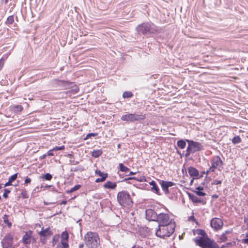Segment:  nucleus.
<instances>
[{
    "instance_id": "obj_1",
    "label": "nucleus",
    "mask_w": 248,
    "mask_h": 248,
    "mask_svg": "<svg viewBox=\"0 0 248 248\" xmlns=\"http://www.w3.org/2000/svg\"><path fill=\"white\" fill-rule=\"evenodd\" d=\"M84 242L88 248H97L100 245L98 234L95 232H87L84 236Z\"/></svg>"
},
{
    "instance_id": "obj_2",
    "label": "nucleus",
    "mask_w": 248,
    "mask_h": 248,
    "mask_svg": "<svg viewBox=\"0 0 248 248\" xmlns=\"http://www.w3.org/2000/svg\"><path fill=\"white\" fill-rule=\"evenodd\" d=\"M175 225H158V229L155 232V235L160 238L165 239L170 237L175 230Z\"/></svg>"
},
{
    "instance_id": "obj_3",
    "label": "nucleus",
    "mask_w": 248,
    "mask_h": 248,
    "mask_svg": "<svg viewBox=\"0 0 248 248\" xmlns=\"http://www.w3.org/2000/svg\"><path fill=\"white\" fill-rule=\"evenodd\" d=\"M194 240L196 244L202 248H218L214 242L208 237H196Z\"/></svg>"
},
{
    "instance_id": "obj_4",
    "label": "nucleus",
    "mask_w": 248,
    "mask_h": 248,
    "mask_svg": "<svg viewBox=\"0 0 248 248\" xmlns=\"http://www.w3.org/2000/svg\"><path fill=\"white\" fill-rule=\"evenodd\" d=\"M117 199L118 203L122 206L125 207L130 206L132 202L130 195L127 191H122L117 194Z\"/></svg>"
},
{
    "instance_id": "obj_5",
    "label": "nucleus",
    "mask_w": 248,
    "mask_h": 248,
    "mask_svg": "<svg viewBox=\"0 0 248 248\" xmlns=\"http://www.w3.org/2000/svg\"><path fill=\"white\" fill-rule=\"evenodd\" d=\"M156 222L158 223V225H175L173 219L167 213H159Z\"/></svg>"
},
{
    "instance_id": "obj_6",
    "label": "nucleus",
    "mask_w": 248,
    "mask_h": 248,
    "mask_svg": "<svg viewBox=\"0 0 248 248\" xmlns=\"http://www.w3.org/2000/svg\"><path fill=\"white\" fill-rule=\"evenodd\" d=\"M145 118V116L142 113H127L122 116L121 119L123 121L134 122L143 120Z\"/></svg>"
},
{
    "instance_id": "obj_7",
    "label": "nucleus",
    "mask_w": 248,
    "mask_h": 248,
    "mask_svg": "<svg viewBox=\"0 0 248 248\" xmlns=\"http://www.w3.org/2000/svg\"><path fill=\"white\" fill-rule=\"evenodd\" d=\"M13 234L11 233L6 234L1 241L2 248H14L13 247Z\"/></svg>"
},
{
    "instance_id": "obj_8",
    "label": "nucleus",
    "mask_w": 248,
    "mask_h": 248,
    "mask_svg": "<svg viewBox=\"0 0 248 248\" xmlns=\"http://www.w3.org/2000/svg\"><path fill=\"white\" fill-rule=\"evenodd\" d=\"M211 166L210 167V170L213 172L218 167V170H220L219 168L223 165V161L218 155L214 156L211 160Z\"/></svg>"
},
{
    "instance_id": "obj_9",
    "label": "nucleus",
    "mask_w": 248,
    "mask_h": 248,
    "mask_svg": "<svg viewBox=\"0 0 248 248\" xmlns=\"http://www.w3.org/2000/svg\"><path fill=\"white\" fill-rule=\"evenodd\" d=\"M153 24L146 23L139 25L137 28V30L139 33L142 34H146L148 32H153Z\"/></svg>"
},
{
    "instance_id": "obj_10",
    "label": "nucleus",
    "mask_w": 248,
    "mask_h": 248,
    "mask_svg": "<svg viewBox=\"0 0 248 248\" xmlns=\"http://www.w3.org/2000/svg\"><path fill=\"white\" fill-rule=\"evenodd\" d=\"M33 232L29 230L25 232L24 235L23 236L21 241L22 243L27 247L28 245H30L31 242V240L33 242L34 241V239L32 236Z\"/></svg>"
},
{
    "instance_id": "obj_11",
    "label": "nucleus",
    "mask_w": 248,
    "mask_h": 248,
    "mask_svg": "<svg viewBox=\"0 0 248 248\" xmlns=\"http://www.w3.org/2000/svg\"><path fill=\"white\" fill-rule=\"evenodd\" d=\"M186 141L189 144V146H191L193 150V153L201 151L203 149V146L200 142L190 140H186Z\"/></svg>"
},
{
    "instance_id": "obj_12",
    "label": "nucleus",
    "mask_w": 248,
    "mask_h": 248,
    "mask_svg": "<svg viewBox=\"0 0 248 248\" xmlns=\"http://www.w3.org/2000/svg\"><path fill=\"white\" fill-rule=\"evenodd\" d=\"M159 184L161 186L162 190L166 194L170 193L169 188L175 185V183L171 181H166L164 180H160Z\"/></svg>"
},
{
    "instance_id": "obj_13",
    "label": "nucleus",
    "mask_w": 248,
    "mask_h": 248,
    "mask_svg": "<svg viewBox=\"0 0 248 248\" xmlns=\"http://www.w3.org/2000/svg\"><path fill=\"white\" fill-rule=\"evenodd\" d=\"M210 225L213 228L217 230L222 228L223 223L220 218L215 217L211 220Z\"/></svg>"
},
{
    "instance_id": "obj_14",
    "label": "nucleus",
    "mask_w": 248,
    "mask_h": 248,
    "mask_svg": "<svg viewBox=\"0 0 248 248\" xmlns=\"http://www.w3.org/2000/svg\"><path fill=\"white\" fill-rule=\"evenodd\" d=\"M158 214L154 210L149 209L146 210V218L149 220L156 221Z\"/></svg>"
},
{
    "instance_id": "obj_15",
    "label": "nucleus",
    "mask_w": 248,
    "mask_h": 248,
    "mask_svg": "<svg viewBox=\"0 0 248 248\" xmlns=\"http://www.w3.org/2000/svg\"><path fill=\"white\" fill-rule=\"evenodd\" d=\"M53 234L52 231L50 230L49 227L44 229V227H42L41 231L38 232V234L40 237L46 238L50 236Z\"/></svg>"
},
{
    "instance_id": "obj_16",
    "label": "nucleus",
    "mask_w": 248,
    "mask_h": 248,
    "mask_svg": "<svg viewBox=\"0 0 248 248\" xmlns=\"http://www.w3.org/2000/svg\"><path fill=\"white\" fill-rule=\"evenodd\" d=\"M189 199L193 202L195 203H202L203 204L205 203V202L203 201L202 199L198 197L195 195L190 193L189 192L187 193Z\"/></svg>"
},
{
    "instance_id": "obj_17",
    "label": "nucleus",
    "mask_w": 248,
    "mask_h": 248,
    "mask_svg": "<svg viewBox=\"0 0 248 248\" xmlns=\"http://www.w3.org/2000/svg\"><path fill=\"white\" fill-rule=\"evenodd\" d=\"M135 180L137 181L140 182H145L146 181V178L145 176H140L139 177H130L128 178H125L123 181L124 182H127L128 180Z\"/></svg>"
},
{
    "instance_id": "obj_18",
    "label": "nucleus",
    "mask_w": 248,
    "mask_h": 248,
    "mask_svg": "<svg viewBox=\"0 0 248 248\" xmlns=\"http://www.w3.org/2000/svg\"><path fill=\"white\" fill-rule=\"evenodd\" d=\"M188 172L190 176L197 177L199 173L198 170L193 167H189L187 169Z\"/></svg>"
},
{
    "instance_id": "obj_19",
    "label": "nucleus",
    "mask_w": 248,
    "mask_h": 248,
    "mask_svg": "<svg viewBox=\"0 0 248 248\" xmlns=\"http://www.w3.org/2000/svg\"><path fill=\"white\" fill-rule=\"evenodd\" d=\"M116 186L117 184L116 183L109 181L106 182L103 185L104 188L110 189H114L116 187Z\"/></svg>"
},
{
    "instance_id": "obj_20",
    "label": "nucleus",
    "mask_w": 248,
    "mask_h": 248,
    "mask_svg": "<svg viewBox=\"0 0 248 248\" xmlns=\"http://www.w3.org/2000/svg\"><path fill=\"white\" fill-rule=\"evenodd\" d=\"M23 109L22 106L20 105H15L11 106V110L12 112L15 113H18L21 112Z\"/></svg>"
},
{
    "instance_id": "obj_21",
    "label": "nucleus",
    "mask_w": 248,
    "mask_h": 248,
    "mask_svg": "<svg viewBox=\"0 0 248 248\" xmlns=\"http://www.w3.org/2000/svg\"><path fill=\"white\" fill-rule=\"evenodd\" d=\"M149 184L152 186L151 188L152 190L155 191V193L157 195H160L161 194L160 193L159 189L155 181H152L151 182L149 183Z\"/></svg>"
},
{
    "instance_id": "obj_22",
    "label": "nucleus",
    "mask_w": 248,
    "mask_h": 248,
    "mask_svg": "<svg viewBox=\"0 0 248 248\" xmlns=\"http://www.w3.org/2000/svg\"><path fill=\"white\" fill-rule=\"evenodd\" d=\"M9 216L7 215L6 214L4 215L2 217V219L3 220V222L5 224H6L9 228H10L12 226V222L10 221Z\"/></svg>"
},
{
    "instance_id": "obj_23",
    "label": "nucleus",
    "mask_w": 248,
    "mask_h": 248,
    "mask_svg": "<svg viewBox=\"0 0 248 248\" xmlns=\"http://www.w3.org/2000/svg\"><path fill=\"white\" fill-rule=\"evenodd\" d=\"M40 178L43 181H50L52 179V175L49 173H46L45 174H42Z\"/></svg>"
},
{
    "instance_id": "obj_24",
    "label": "nucleus",
    "mask_w": 248,
    "mask_h": 248,
    "mask_svg": "<svg viewBox=\"0 0 248 248\" xmlns=\"http://www.w3.org/2000/svg\"><path fill=\"white\" fill-rule=\"evenodd\" d=\"M186 140H180L177 141V145L178 147L181 149H183L185 148L186 145Z\"/></svg>"
},
{
    "instance_id": "obj_25",
    "label": "nucleus",
    "mask_w": 248,
    "mask_h": 248,
    "mask_svg": "<svg viewBox=\"0 0 248 248\" xmlns=\"http://www.w3.org/2000/svg\"><path fill=\"white\" fill-rule=\"evenodd\" d=\"M102 151L101 150H94L92 152V155L94 157H98L102 154Z\"/></svg>"
},
{
    "instance_id": "obj_26",
    "label": "nucleus",
    "mask_w": 248,
    "mask_h": 248,
    "mask_svg": "<svg viewBox=\"0 0 248 248\" xmlns=\"http://www.w3.org/2000/svg\"><path fill=\"white\" fill-rule=\"evenodd\" d=\"M232 143L234 144H238L241 142V139L240 137L239 136H234L232 140Z\"/></svg>"
},
{
    "instance_id": "obj_27",
    "label": "nucleus",
    "mask_w": 248,
    "mask_h": 248,
    "mask_svg": "<svg viewBox=\"0 0 248 248\" xmlns=\"http://www.w3.org/2000/svg\"><path fill=\"white\" fill-rule=\"evenodd\" d=\"M120 170L122 172H127L129 170V169L126 166H125L123 163H120L119 165Z\"/></svg>"
},
{
    "instance_id": "obj_28",
    "label": "nucleus",
    "mask_w": 248,
    "mask_h": 248,
    "mask_svg": "<svg viewBox=\"0 0 248 248\" xmlns=\"http://www.w3.org/2000/svg\"><path fill=\"white\" fill-rule=\"evenodd\" d=\"M14 22V18L13 16H10L8 17L7 20L6 21V24L9 25L12 24Z\"/></svg>"
},
{
    "instance_id": "obj_29",
    "label": "nucleus",
    "mask_w": 248,
    "mask_h": 248,
    "mask_svg": "<svg viewBox=\"0 0 248 248\" xmlns=\"http://www.w3.org/2000/svg\"><path fill=\"white\" fill-rule=\"evenodd\" d=\"M133 95L130 91H125L123 93V98H131Z\"/></svg>"
},
{
    "instance_id": "obj_30",
    "label": "nucleus",
    "mask_w": 248,
    "mask_h": 248,
    "mask_svg": "<svg viewBox=\"0 0 248 248\" xmlns=\"http://www.w3.org/2000/svg\"><path fill=\"white\" fill-rule=\"evenodd\" d=\"M69 235L66 231H64L61 234V240H68Z\"/></svg>"
},
{
    "instance_id": "obj_31",
    "label": "nucleus",
    "mask_w": 248,
    "mask_h": 248,
    "mask_svg": "<svg viewBox=\"0 0 248 248\" xmlns=\"http://www.w3.org/2000/svg\"><path fill=\"white\" fill-rule=\"evenodd\" d=\"M197 233L199 235H201V237H208L207 234L202 229H198L197 230Z\"/></svg>"
},
{
    "instance_id": "obj_32",
    "label": "nucleus",
    "mask_w": 248,
    "mask_h": 248,
    "mask_svg": "<svg viewBox=\"0 0 248 248\" xmlns=\"http://www.w3.org/2000/svg\"><path fill=\"white\" fill-rule=\"evenodd\" d=\"M97 135V133H88L85 137L83 138H82L81 137L80 138V139L81 140H87L89 138H90L91 137H94V136H95Z\"/></svg>"
},
{
    "instance_id": "obj_33",
    "label": "nucleus",
    "mask_w": 248,
    "mask_h": 248,
    "mask_svg": "<svg viewBox=\"0 0 248 248\" xmlns=\"http://www.w3.org/2000/svg\"><path fill=\"white\" fill-rule=\"evenodd\" d=\"M18 175V173H16L13 175H11L8 179V180L10 181L12 183L15 181L17 178Z\"/></svg>"
},
{
    "instance_id": "obj_34",
    "label": "nucleus",
    "mask_w": 248,
    "mask_h": 248,
    "mask_svg": "<svg viewBox=\"0 0 248 248\" xmlns=\"http://www.w3.org/2000/svg\"><path fill=\"white\" fill-rule=\"evenodd\" d=\"M108 174L107 173H106V174H105V176H103L101 178H97L95 182L96 183H99V182H104V181H105L106 179L108 177Z\"/></svg>"
},
{
    "instance_id": "obj_35",
    "label": "nucleus",
    "mask_w": 248,
    "mask_h": 248,
    "mask_svg": "<svg viewBox=\"0 0 248 248\" xmlns=\"http://www.w3.org/2000/svg\"><path fill=\"white\" fill-rule=\"evenodd\" d=\"M191 153H193V150L191 147V146H189V144H188V146L187 147L186 150V153L185 154V156L186 157H188Z\"/></svg>"
},
{
    "instance_id": "obj_36",
    "label": "nucleus",
    "mask_w": 248,
    "mask_h": 248,
    "mask_svg": "<svg viewBox=\"0 0 248 248\" xmlns=\"http://www.w3.org/2000/svg\"><path fill=\"white\" fill-rule=\"evenodd\" d=\"M21 197L24 199H28L29 198V195L27 194V192L25 189L22 190L21 192Z\"/></svg>"
},
{
    "instance_id": "obj_37",
    "label": "nucleus",
    "mask_w": 248,
    "mask_h": 248,
    "mask_svg": "<svg viewBox=\"0 0 248 248\" xmlns=\"http://www.w3.org/2000/svg\"><path fill=\"white\" fill-rule=\"evenodd\" d=\"M57 83L59 85L63 86H66L69 84L68 81L66 80H58Z\"/></svg>"
},
{
    "instance_id": "obj_38",
    "label": "nucleus",
    "mask_w": 248,
    "mask_h": 248,
    "mask_svg": "<svg viewBox=\"0 0 248 248\" xmlns=\"http://www.w3.org/2000/svg\"><path fill=\"white\" fill-rule=\"evenodd\" d=\"M11 192V190L8 188L4 189V193L3 194V197L5 199H7L8 197V194Z\"/></svg>"
},
{
    "instance_id": "obj_39",
    "label": "nucleus",
    "mask_w": 248,
    "mask_h": 248,
    "mask_svg": "<svg viewBox=\"0 0 248 248\" xmlns=\"http://www.w3.org/2000/svg\"><path fill=\"white\" fill-rule=\"evenodd\" d=\"M61 243L62 244L61 248H67L68 247V244L67 240H61Z\"/></svg>"
},
{
    "instance_id": "obj_40",
    "label": "nucleus",
    "mask_w": 248,
    "mask_h": 248,
    "mask_svg": "<svg viewBox=\"0 0 248 248\" xmlns=\"http://www.w3.org/2000/svg\"><path fill=\"white\" fill-rule=\"evenodd\" d=\"M95 172L96 175H98L101 176V177L105 176V174H106V173H104V172H102L101 170H95Z\"/></svg>"
},
{
    "instance_id": "obj_41",
    "label": "nucleus",
    "mask_w": 248,
    "mask_h": 248,
    "mask_svg": "<svg viewBox=\"0 0 248 248\" xmlns=\"http://www.w3.org/2000/svg\"><path fill=\"white\" fill-rule=\"evenodd\" d=\"M227 240V237L226 236V235H225V233H222V234L220 235V240L221 242H224Z\"/></svg>"
},
{
    "instance_id": "obj_42",
    "label": "nucleus",
    "mask_w": 248,
    "mask_h": 248,
    "mask_svg": "<svg viewBox=\"0 0 248 248\" xmlns=\"http://www.w3.org/2000/svg\"><path fill=\"white\" fill-rule=\"evenodd\" d=\"M65 148L64 145H62L60 146H55L53 148V150L54 151H59V150H63Z\"/></svg>"
},
{
    "instance_id": "obj_43",
    "label": "nucleus",
    "mask_w": 248,
    "mask_h": 248,
    "mask_svg": "<svg viewBox=\"0 0 248 248\" xmlns=\"http://www.w3.org/2000/svg\"><path fill=\"white\" fill-rule=\"evenodd\" d=\"M194 192L199 196H204L206 195L205 193L202 191H195Z\"/></svg>"
},
{
    "instance_id": "obj_44",
    "label": "nucleus",
    "mask_w": 248,
    "mask_h": 248,
    "mask_svg": "<svg viewBox=\"0 0 248 248\" xmlns=\"http://www.w3.org/2000/svg\"><path fill=\"white\" fill-rule=\"evenodd\" d=\"M77 190H78V184L75 185L73 188H71L69 190H68L67 193H71Z\"/></svg>"
},
{
    "instance_id": "obj_45",
    "label": "nucleus",
    "mask_w": 248,
    "mask_h": 248,
    "mask_svg": "<svg viewBox=\"0 0 248 248\" xmlns=\"http://www.w3.org/2000/svg\"><path fill=\"white\" fill-rule=\"evenodd\" d=\"M10 52H8V53L4 54L2 56V57L0 59L1 60H2L3 61H4L5 60H6L8 58V57L9 55H10Z\"/></svg>"
},
{
    "instance_id": "obj_46",
    "label": "nucleus",
    "mask_w": 248,
    "mask_h": 248,
    "mask_svg": "<svg viewBox=\"0 0 248 248\" xmlns=\"http://www.w3.org/2000/svg\"><path fill=\"white\" fill-rule=\"evenodd\" d=\"M53 151H54V150H53V148L52 149L49 150L47 152L46 155L47 156H53L54 155V154L53 153Z\"/></svg>"
},
{
    "instance_id": "obj_47",
    "label": "nucleus",
    "mask_w": 248,
    "mask_h": 248,
    "mask_svg": "<svg viewBox=\"0 0 248 248\" xmlns=\"http://www.w3.org/2000/svg\"><path fill=\"white\" fill-rule=\"evenodd\" d=\"M31 182V179L30 178L28 177V176L26 177V178L25 179L24 184L27 185L28 184H30Z\"/></svg>"
},
{
    "instance_id": "obj_48",
    "label": "nucleus",
    "mask_w": 248,
    "mask_h": 248,
    "mask_svg": "<svg viewBox=\"0 0 248 248\" xmlns=\"http://www.w3.org/2000/svg\"><path fill=\"white\" fill-rule=\"evenodd\" d=\"M69 163L71 165H76L77 163H78L77 161H75L74 158L69 159Z\"/></svg>"
},
{
    "instance_id": "obj_49",
    "label": "nucleus",
    "mask_w": 248,
    "mask_h": 248,
    "mask_svg": "<svg viewBox=\"0 0 248 248\" xmlns=\"http://www.w3.org/2000/svg\"><path fill=\"white\" fill-rule=\"evenodd\" d=\"M51 186H52V185H46V186H43V185H41V188L42 189H43V190H45L47 188H49V187H50Z\"/></svg>"
},
{
    "instance_id": "obj_50",
    "label": "nucleus",
    "mask_w": 248,
    "mask_h": 248,
    "mask_svg": "<svg viewBox=\"0 0 248 248\" xmlns=\"http://www.w3.org/2000/svg\"><path fill=\"white\" fill-rule=\"evenodd\" d=\"M221 184V181L220 180H214L212 183V185H218V184Z\"/></svg>"
},
{
    "instance_id": "obj_51",
    "label": "nucleus",
    "mask_w": 248,
    "mask_h": 248,
    "mask_svg": "<svg viewBox=\"0 0 248 248\" xmlns=\"http://www.w3.org/2000/svg\"><path fill=\"white\" fill-rule=\"evenodd\" d=\"M40 240L42 244H45L46 242V238L40 237Z\"/></svg>"
},
{
    "instance_id": "obj_52",
    "label": "nucleus",
    "mask_w": 248,
    "mask_h": 248,
    "mask_svg": "<svg viewBox=\"0 0 248 248\" xmlns=\"http://www.w3.org/2000/svg\"><path fill=\"white\" fill-rule=\"evenodd\" d=\"M13 185H12V183L9 181V180L7 182H6L4 185V186L3 187H6V186H12Z\"/></svg>"
},
{
    "instance_id": "obj_53",
    "label": "nucleus",
    "mask_w": 248,
    "mask_h": 248,
    "mask_svg": "<svg viewBox=\"0 0 248 248\" xmlns=\"http://www.w3.org/2000/svg\"><path fill=\"white\" fill-rule=\"evenodd\" d=\"M71 170L73 171H78V166L73 167L71 168Z\"/></svg>"
},
{
    "instance_id": "obj_54",
    "label": "nucleus",
    "mask_w": 248,
    "mask_h": 248,
    "mask_svg": "<svg viewBox=\"0 0 248 248\" xmlns=\"http://www.w3.org/2000/svg\"><path fill=\"white\" fill-rule=\"evenodd\" d=\"M3 64H4V61H3L1 59H0V70L2 68Z\"/></svg>"
},
{
    "instance_id": "obj_55",
    "label": "nucleus",
    "mask_w": 248,
    "mask_h": 248,
    "mask_svg": "<svg viewBox=\"0 0 248 248\" xmlns=\"http://www.w3.org/2000/svg\"><path fill=\"white\" fill-rule=\"evenodd\" d=\"M197 191H202L203 189V187L201 186H199L197 187H196Z\"/></svg>"
},
{
    "instance_id": "obj_56",
    "label": "nucleus",
    "mask_w": 248,
    "mask_h": 248,
    "mask_svg": "<svg viewBox=\"0 0 248 248\" xmlns=\"http://www.w3.org/2000/svg\"><path fill=\"white\" fill-rule=\"evenodd\" d=\"M47 155L46 154L43 155L42 156H40V158L41 159H43L46 158V157L47 156V155Z\"/></svg>"
},
{
    "instance_id": "obj_57",
    "label": "nucleus",
    "mask_w": 248,
    "mask_h": 248,
    "mask_svg": "<svg viewBox=\"0 0 248 248\" xmlns=\"http://www.w3.org/2000/svg\"><path fill=\"white\" fill-rule=\"evenodd\" d=\"M232 232V230H227V231H226L224 232H223V233H225V235H226L227 234H228V233H231Z\"/></svg>"
},
{
    "instance_id": "obj_58",
    "label": "nucleus",
    "mask_w": 248,
    "mask_h": 248,
    "mask_svg": "<svg viewBox=\"0 0 248 248\" xmlns=\"http://www.w3.org/2000/svg\"><path fill=\"white\" fill-rule=\"evenodd\" d=\"M67 203V201H65V200H63L60 203V205H62V204H66Z\"/></svg>"
},
{
    "instance_id": "obj_59",
    "label": "nucleus",
    "mask_w": 248,
    "mask_h": 248,
    "mask_svg": "<svg viewBox=\"0 0 248 248\" xmlns=\"http://www.w3.org/2000/svg\"><path fill=\"white\" fill-rule=\"evenodd\" d=\"M56 236H54L53 239H52V242H53V246L54 245L56 244Z\"/></svg>"
},
{
    "instance_id": "obj_60",
    "label": "nucleus",
    "mask_w": 248,
    "mask_h": 248,
    "mask_svg": "<svg viewBox=\"0 0 248 248\" xmlns=\"http://www.w3.org/2000/svg\"><path fill=\"white\" fill-rule=\"evenodd\" d=\"M68 157L69 158V159L74 158V155L72 154H69L68 155Z\"/></svg>"
},
{
    "instance_id": "obj_61",
    "label": "nucleus",
    "mask_w": 248,
    "mask_h": 248,
    "mask_svg": "<svg viewBox=\"0 0 248 248\" xmlns=\"http://www.w3.org/2000/svg\"><path fill=\"white\" fill-rule=\"evenodd\" d=\"M189 219L193 221H196V219L193 216H191L189 218Z\"/></svg>"
},
{
    "instance_id": "obj_62",
    "label": "nucleus",
    "mask_w": 248,
    "mask_h": 248,
    "mask_svg": "<svg viewBox=\"0 0 248 248\" xmlns=\"http://www.w3.org/2000/svg\"><path fill=\"white\" fill-rule=\"evenodd\" d=\"M243 242L245 243V244H248V237L246 238V239H244L243 240Z\"/></svg>"
},
{
    "instance_id": "obj_63",
    "label": "nucleus",
    "mask_w": 248,
    "mask_h": 248,
    "mask_svg": "<svg viewBox=\"0 0 248 248\" xmlns=\"http://www.w3.org/2000/svg\"><path fill=\"white\" fill-rule=\"evenodd\" d=\"M137 173V172H133V171H130L129 173V175H134V174H136Z\"/></svg>"
},
{
    "instance_id": "obj_64",
    "label": "nucleus",
    "mask_w": 248,
    "mask_h": 248,
    "mask_svg": "<svg viewBox=\"0 0 248 248\" xmlns=\"http://www.w3.org/2000/svg\"><path fill=\"white\" fill-rule=\"evenodd\" d=\"M84 247V244H80L78 246V248H83Z\"/></svg>"
}]
</instances>
